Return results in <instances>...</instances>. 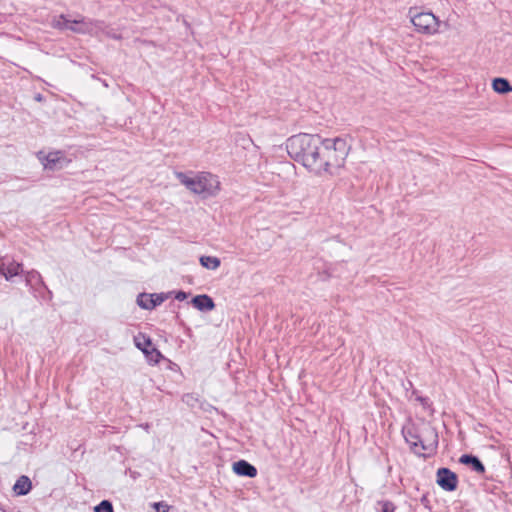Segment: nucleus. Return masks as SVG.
Masks as SVG:
<instances>
[{
    "label": "nucleus",
    "mask_w": 512,
    "mask_h": 512,
    "mask_svg": "<svg viewBox=\"0 0 512 512\" xmlns=\"http://www.w3.org/2000/svg\"><path fill=\"white\" fill-rule=\"evenodd\" d=\"M233 471L239 476L253 478L257 475V469L245 460L233 463Z\"/></svg>",
    "instance_id": "nucleus-9"
},
{
    "label": "nucleus",
    "mask_w": 512,
    "mask_h": 512,
    "mask_svg": "<svg viewBox=\"0 0 512 512\" xmlns=\"http://www.w3.org/2000/svg\"><path fill=\"white\" fill-rule=\"evenodd\" d=\"M32 483L27 476H21L18 478L13 486V490L17 495H26L30 492Z\"/></svg>",
    "instance_id": "nucleus-12"
},
{
    "label": "nucleus",
    "mask_w": 512,
    "mask_h": 512,
    "mask_svg": "<svg viewBox=\"0 0 512 512\" xmlns=\"http://www.w3.org/2000/svg\"><path fill=\"white\" fill-rule=\"evenodd\" d=\"M492 87L495 92L501 93V94L512 91V86L504 78H495L493 80Z\"/></svg>",
    "instance_id": "nucleus-14"
},
{
    "label": "nucleus",
    "mask_w": 512,
    "mask_h": 512,
    "mask_svg": "<svg viewBox=\"0 0 512 512\" xmlns=\"http://www.w3.org/2000/svg\"><path fill=\"white\" fill-rule=\"evenodd\" d=\"M26 285L33 288L36 285H44L40 273L36 270H30L25 275Z\"/></svg>",
    "instance_id": "nucleus-13"
},
{
    "label": "nucleus",
    "mask_w": 512,
    "mask_h": 512,
    "mask_svg": "<svg viewBox=\"0 0 512 512\" xmlns=\"http://www.w3.org/2000/svg\"><path fill=\"white\" fill-rule=\"evenodd\" d=\"M134 342L137 348H139L143 353L144 350L149 349L152 346L151 340L146 338L145 336H137L134 338Z\"/></svg>",
    "instance_id": "nucleus-19"
},
{
    "label": "nucleus",
    "mask_w": 512,
    "mask_h": 512,
    "mask_svg": "<svg viewBox=\"0 0 512 512\" xmlns=\"http://www.w3.org/2000/svg\"><path fill=\"white\" fill-rule=\"evenodd\" d=\"M95 512H114L113 505L108 500L101 501L97 506L94 508Z\"/></svg>",
    "instance_id": "nucleus-20"
},
{
    "label": "nucleus",
    "mask_w": 512,
    "mask_h": 512,
    "mask_svg": "<svg viewBox=\"0 0 512 512\" xmlns=\"http://www.w3.org/2000/svg\"><path fill=\"white\" fill-rule=\"evenodd\" d=\"M154 508L156 512H168L169 506L164 504L163 502L154 503Z\"/></svg>",
    "instance_id": "nucleus-23"
},
{
    "label": "nucleus",
    "mask_w": 512,
    "mask_h": 512,
    "mask_svg": "<svg viewBox=\"0 0 512 512\" xmlns=\"http://www.w3.org/2000/svg\"><path fill=\"white\" fill-rule=\"evenodd\" d=\"M38 159L45 169L56 171L68 166L70 159L62 151H51L48 153L39 152Z\"/></svg>",
    "instance_id": "nucleus-5"
},
{
    "label": "nucleus",
    "mask_w": 512,
    "mask_h": 512,
    "mask_svg": "<svg viewBox=\"0 0 512 512\" xmlns=\"http://www.w3.org/2000/svg\"><path fill=\"white\" fill-rule=\"evenodd\" d=\"M458 479L454 472L448 468H439L437 471V484L445 491H454L457 488Z\"/></svg>",
    "instance_id": "nucleus-6"
},
{
    "label": "nucleus",
    "mask_w": 512,
    "mask_h": 512,
    "mask_svg": "<svg viewBox=\"0 0 512 512\" xmlns=\"http://www.w3.org/2000/svg\"><path fill=\"white\" fill-rule=\"evenodd\" d=\"M174 175L187 190L203 199L216 197L221 190L218 176L210 172L176 171Z\"/></svg>",
    "instance_id": "nucleus-2"
},
{
    "label": "nucleus",
    "mask_w": 512,
    "mask_h": 512,
    "mask_svg": "<svg viewBox=\"0 0 512 512\" xmlns=\"http://www.w3.org/2000/svg\"><path fill=\"white\" fill-rule=\"evenodd\" d=\"M191 303L199 311H211L215 308L213 299L206 294L193 297Z\"/></svg>",
    "instance_id": "nucleus-10"
},
{
    "label": "nucleus",
    "mask_w": 512,
    "mask_h": 512,
    "mask_svg": "<svg viewBox=\"0 0 512 512\" xmlns=\"http://www.w3.org/2000/svg\"><path fill=\"white\" fill-rule=\"evenodd\" d=\"M175 298L178 300V301H183L187 298V293L184 292V291H178L175 295Z\"/></svg>",
    "instance_id": "nucleus-24"
},
{
    "label": "nucleus",
    "mask_w": 512,
    "mask_h": 512,
    "mask_svg": "<svg viewBox=\"0 0 512 512\" xmlns=\"http://www.w3.org/2000/svg\"><path fill=\"white\" fill-rule=\"evenodd\" d=\"M410 21L418 33L434 35L439 32L441 21L431 12H417L416 9L409 10Z\"/></svg>",
    "instance_id": "nucleus-4"
},
{
    "label": "nucleus",
    "mask_w": 512,
    "mask_h": 512,
    "mask_svg": "<svg viewBox=\"0 0 512 512\" xmlns=\"http://www.w3.org/2000/svg\"><path fill=\"white\" fill-rule=\"evenodd\" d=\"M98 25L92 20H87L84 17H79L74 20H70L68 30L77 34H93Z\"/></svg>",
    "instance_id": "nucleus-7"
},
{
    "label": "nucleus",
    "mask_w": 512,
    "mask_h": 512,
    "mask_svg": "<svg viewBox=\"0 0 512 512\" xmlns=\"http://www.w3.org/2000/svg\"><path fill=\"white\" fill-rule=\"evenodd\" d=\"M459 461L462 464L471 465L472 469L477 473L482 474L485 471L484 465L476 456L464 454L460 457Z\"/></svg>",
    "instance_id": "nucleus-11"
},
{
    "label": "nucleus",
    "mask_w": 512,
    "mask_h": 512,
    "mask_svg": "<svg viewBox=\"0 0 512 512\" xmlns=\"http://www.w3.org/2000/svg\"><path fill=\"white\" fill-rule=\"evenodd\" d=\"M36 99H37L38 101H40V100H41V96H40V95H38V96L36 97Z\"/></svg>",
    "instance_id": "nucleus-25"
},
{
    "label": "nucleus",
    "mask_w": 512,
    "mask_h": 512,
    "mask_svg": "<svg viewBox=\"0 0 512 512\" xmlns=\"http://www.w3.org/2000/svg\"><path fill=\"white\" fill-rule=\"evenodd\" d=\"M151 300H152V296L149 293H140L137 296V304L142 309H145V310H152L153 309V305H152Z\"/></svg>",
    "instance_id": "nucleus-17"
},
{
    "label": "nucleus",
    "mask_w": 512,
    "mask_h": 512,
    "mask_svg": "<svg viewBox=\"0 0 512 512\" xmlns=\"http://www.w3.org/2000/svg\"><path fill=\"white\" fill-rule=\"evenodd\" d=\"M152 296V305H153V309L159 305H161L168 297H169V294H165V293H153L151 294Z\"/></svg>",
    "instance_id": "nucleus-21"
},
{
    "label": "nucleus",
    "mask_w": 512,
    "mask_h": 512,
    "mask_svg": "<svg viewBox=\"0 0 512 512\" xmlns=\"http://www.w3.org/2000/svg\"><path fill=\"white\" fill-rule=\"evenodd\" d=\"M286 150L310 172L321 175L343 166L349 146L341 138L322 139L319 135L299 133L286 140Z\"/></svg>",
    "instance_id": "nucleus-1"
},
{
    "label": "nucleus",
    "mask_w": 512,
    "mask_h": 512,
    "mask_svg": "<svg viewBox=\"0 0 512 512\" xmlns=\"http://www.w3.org/2000/svg\"><path fill=\"white\" fill-rule=\"evenodd\" d=\"M144 354L146 355L148 361L152 364H157L162 358L161 353L152 346L149 349L144 350Z\"/></svg>",
    "instance_id": "nucleus-18"
},
{
    "label": "nucleus",
    "mask_w": 512,
    "mask_h": 512,
    "mask_svg": "<svg viewBox=\"0 0 512 512\" xmlns=\"http://www.w3.org/2000/svg\"><path fill=\"white\" fill-rule=\"evenodd\" d=\"M200 264L206 269L216 270L220 267L221 261L214 256H201Z\"/></svg>",
    "instance_id": "nucleus-15"
},
{
    "label": "nucleus",
    "mask_w": 512,
    "mask_h": 512,
    "mask_svg": "<svg viewBox=\"0 0 512 512\" xmlns=\"http://www.w3.org/2000/svg\"><path fill=\"white\" fill-rule=\"evenodd\" d=\"M22 272L23 269L21 263L6 257L0 259V274L4 276L6 280H11L14 276H17Z\"/></svg>",
    "instance_id": "nucleus-8"
},
{
    "label": "nucleus",
    "mask_w": 512,
    "mask_h": 512,
    "mask_svg": "<svg viewBox=\"0 0 512 512\" xmlns=\"http://www.w3.org/2000/svg\"><path fill=\"white\" fill-rule=\"evenodd\" d=\"M69 22L70 19L66 15L61 14L53 17L51 20V26L58 30H68Z\"/></svg>",
    "instance_id": "nucleus-16"
},
{
    "label": "nucleus",
    "mask_w": 512,
    "mask_h": 512,
    "mask_svg": "<svg viewBox=\"0 0 512 512\" xmlns=\"http://www.w3.org/2000/svg\"><path fill=\"white\" fill-rule=\"evenodd\" d=\"M379 512H394L395 506L390 501H380L377 503Z\"/></svg>",
    "instance_id": "nucleus-22"
},
{
    "label": "nucleus",
    "mask_w": 512,
    "mask_h": 512,
    "mask_svg": "<svg viewBox=\"0 0 512 512\" xmlns=\"http://www.w3.org/2000/svg\"><path fill=\"white\" fill-rule=\"evenodd\" d=\"M405 439L410 444L414 453L420 456L432 454L438 444V435L431 427L425 428L421 434L409 430L405 434Z\"/></svg>",
    "instance_id": "nucleus-3"
}]
</instances>
